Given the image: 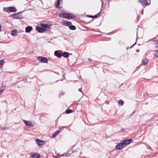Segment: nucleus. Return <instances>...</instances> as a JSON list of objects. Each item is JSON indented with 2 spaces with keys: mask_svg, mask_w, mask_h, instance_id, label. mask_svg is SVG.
<instances>
[{
  "mask_svg": "<svg viewBox=\"0 0 158 158\" xmlns=\"http://www.w3.org/2000/svg\"><path fill=\"white\" fill-rule=\"evenodd\" d=\"M37 60L42 63H47L48 62L47 59L42 56H39L37 57Z\"/></svg>",
  "mask_w": 158,
  "mask_h": 158,
  "instance_id": "obj_1",
  "label": "nucleus"
},
{
  "mask_svg": "<svg viewBox=\"0 0 158 158\" xmlns=\"http://www.w3.org/2000/svg\"><path fill=\"white\" fill-rule=\"evenodd\" d=\"M29 154L31 158H39L40 156L38 153L33 152L30 153Z\"/></svg>",
  "mask_w": 158,
  "mask_h": 158,
  "instance_id": "obj_2",
  "label": "nucleus"
},
{
  "mask_svg": "<svg viewBox=\"0 0 158 158\" xmlns=\"http://www.w3.org/2000/svg\"><path fill=\"white\" fill-rule=\"evenodd\" d=\"M124 147V145L122 142L118 143L116 146L115 148L117 149H121Z\"/></svg>",
  "mask_w": 158,
  "mask_h": 158,
  "instance_id": "obj_3",
  "label": "nucleus"
},
{
  "mask_svg": "<svg viewBox=\"0 0 158 158\" xmlns=\"http://www.w3.org/2000/svg\"><path fill=\"white\" fill-rule=\"evenodd\" d=\"M14 19H22V16L20 13H17L14 14L13 15Z\"/></svg>",
  "mask_w": 158,
  "mask_h": 158,
  "instance_id": "obj_4",
  "label": "nucleus"
},
{
  "mask_svg": "<svg viewBox=\"0 0 158 158\" xmlns=\"http://www.w3.org/2000/svg\"><path fill=\"white\" fill-rule=\"evenodd\" d=\"M132 141V139H131L128 140H124L122 142H123L124 145V147H125L127 145L130 144Z\"/></svg>",
  "mask_w": 158,
  "mask_h": 158,
  "instance_id": "obj_5",
  "label": "nucleus"
},
{
  "mask_svg": "<svg viewBox=\"0 0 158 158\" xmlns=\"http://www.w3.org/2000/svg\"><path fill=\"white\" fill-rule=\"evenodd\" d=\"M139 2H140L142 6L144 7L148 5V2L146 0H139Z\"/></svg>",
  "mask_w": 158,
  "mask_h": 158,
  "instance_id": "obj_6",
  "label": "nucleus"
},
{
  "mask_svg": "<svg viewBox=\"0 0 158 158\" xmlns=\"http://www.w3.org/2000/svg\"><path fill=\"white\" fill-rule=\"evenodd\" d=\"M62 24L63 25H65L66 26L70 25L72 24L71 22L66 20H64L63 22H62Z\"/></svg>",
  "mask_w": 158,
  "mask_h": 158,
  "instance_id": "obj_7",
  "label": "nucleus"
},
{
  "mask_svg": "<svg viewBox=\"0 0 158 158\" xmlns=\"http://www.w3.org/2000/svg\"><path fill=\"white\" fill-rule=\"evenodd\" d=\"M23 122L27 126H28L30 127H33L34 126L32 123L30 121L24 120Z\"/></svg>",
  "mask_w": 158,
  "mask_h": 158,
  "instance_id": "obj_8",
  "label": "nucleus"
},
{
  "mask_svg": "<svg viewBox=\"0 0 158 158\" xmlns=\"http://www.w3.org/2000/svg\"><path fill=\"white\" fill-rule=\"evenodd\" d=\"M41 28L44 30V31H46L47 27H48L50 25H48V24H41Z\"/></svg>",
  "mask_w": 158,
  "mask_h": 158,
  "instance_id": "obj_9",
  "label": "nucleus"
},
{
  "mask_svg": "<svg viewBox=\"0 0 158 158\" xmlns=\"http://www.w3.org/2000/svg\"><path fill=\"white\" fill-rule=\"evenodd\" d=\"M32 27L31 26H27L25 28V32L29 33L31 32L32 30Z\"/></svg>",
  "mask_w": 158,
  "mask_h": 158,
  "instance_id": "obj_10",
  "label": "nucleus"
},
{
  "mask_svg": "<svg viewBox=\"0 0 158 158\" xmlns=\"http://www.w3.org/2000/svg\"><path fill=\"white\" fill-rule=\"evenodd\" d=\"M60 17L62 18H67L68 15H67V13H60L59 14Z\"/></svg>",
  "mask_w": 158,
  "mask_h": 158,
  "instance_id": "obj_11",
  "label": "nucleus"
},
{
  "mask_svg": "<svg viewBox=\"0 0 158 158\" xmlns=\"http://www.w3.org/2000/svg\"><path fill=\"white\" fill-rule=\"evenodd\" d=\"M36 141L38 145L40 146L43 145L44 143V142L43 141L40 140L39 139H37Z\"/></svg>",
  "mask_w": 158,
  "mask_h": 158,
  "instance_id": "obj_12",
  "label": "nucleus"
},
{
  "mask_svg": "<svg viewBox=\"0 0 158 158\" xmlns=\"http://www.w3.org/2000/svg\"><path fill=\"white\" fill-rule=\"evenodd\" d=\"M54 55L59 58H60L62 56V54L61 53H59L57 51L55 52Z\"/></svg>",
  "mask_w": 158,
  "mask_h": 158,
  "instance_id": "obj_13",
  "label": "nucleus"
},
{
  "mask_svg": "<svg viewBox=\"0 0 158 158\" xmlns=\"http://www.w3.org/2000/svg\"><path fill=\"white\" fill-rule=\"evenodd\" d=\"M68 17L67 18L69 19V18H73L75 17V15H73L72 13H67Z\"/></svg>",
  "mask_w": 158,
  "mask_h": 158,
  "instance_id": "obj_14",
  "label": "nucleus"
},
{
  "mask_svg": "<svg viewBox=\"0 0 158 158\" xmlns=\"http://www.w3.org/2000/svg\"><path fill=\"white\" fill-rule=\"evenodd\" d=\"M36 30L39 32L42 33L44 31V30L41 27H37L36 28Z\"/></svg>",
  "mask_w": 158,
  "mask_h": 158,
  "instance_id": "obj_15",
  "label": "nucleus"
},
{
  "mask_svg": "<svg viewBox=\"0 0 158 158\" xmlns=\"http://www.w3.org/2000/svg\"><path fill=\"white\" fill-rule=\"evenodd\" d=\"M62 0H58L57 4H56V7L60 9L62 8V6H60V2H62Z\"/></svg>",
  "mask_w": 158,
  "mask_h": 158,
  "instance_id": "obj_16",
  "label": "nucleus"
},
{
  "mask_svg": "<svg viewBox=\"0 0 158 158\" xmlns=\"http://www.w3.org/2000/svg\"><path fill=\"white\" fill-rule=\"evenodd\" d=\"M16 9L15 7H9V12H16Z\"/></svg>",
  "mask_w": 158,
  "mask_h": 158,
  "instance_id": "obj_17",
  "label": "nucleus"
},
{
  "mask_svg": "<svg viewBox=\"0 0 158 158\" xmlns=\"http://www.w3.org/2000/svg\"><path fill=\"white\" fill-rule=\"evenodd\" d=\"M17 33V30L15 29L11 31V35L13 36H15L16 35Z\"/></svg>",
  "mask_w": 158,
  "mask_h": 158,
  "instance_id": "obj_18",
  "label": "nucleus"
},
{
  "mask_svg": "<svg viewBox=\"0 0 158 158\" xmlns=\"http://www.w3.org/2000/svg\"><path fill=\"white\" fill-rule=\"evenodd\" d=\"M69 53L67 52H64L63 54H62V56H63L64 57L66 58L67 57L69 56Z\"/></svg>",
  "mask_w": 158,
  "mask_h": 158,
  "instance_id": "obj_19",
  "label": "nucleus"
},
{
  "mask_svg": "<svg viewBox=\"0 0 158 158\" xmlns=\"http://www.w3.org/2000/svg\"><path fill=\"white\" fill-rule=\"evenodd\" d=\"M148 59L147 58H144L142 60V62L144 65H146L148 63Z\"/></svg>",
  "mask_w": 158,
  "mask_h": 158,
  "instance_id": "obj_20",
  "label": "nucleus"
},
{
  "mask_svg": "<svg viewBox=\"0 0 158 158\" xmlns=\"http://www.w3.org/2000/svg\"><path fill=\"white\" fill-rule=\"evenodd\" d=\"M124 103V102L122 100H120L118 102V104L119 106H121L123 105Z\"/></svg>",
  "mask_w": 158,
  "mask_h": 158,
  "instance_id": "obj_21",
  "label": "nucleus"
},
{
  "mask_svg": "<svg viewBox=\"0 0 158 158\" xmlns=\"http://www.w3.org/2000/svg\"><path fill=\"white\" fill-rule=\"evenodd\" d=\"M60 132V131L57 130L52 135V137L53 138L55 137L56 135L59 134Z\"/></svg>",
  "mask_w": 158,
  "mask_h": 158,
  "instance_id": "obj_22",
  "label": "nucleus"
},
{
  "mask_svg": "<svg viewBox=\"0 0 158 158\" xmlns=\"http://www.w3.org/2000/svg\"><path fill=\"white\" fill-rule=\"evenodd\" d=\"M69 28L71 30H75L76 29V27L73 25L70 26L69 27Z\"/></svg>",
  "mask_w": 158,
  "mask_h": 158,
  "instance_id": "obj_23",
  "label": "nucleus"
},
{
  "mask_svg": "<svg viewBox=\"0 0 158 158\" xmlns=\"http://www.w3.org/2000/svg\"><path fill=\"white\" fill-rule=\"evenodd\" d=\"M73 112V110H72L68 109L65 111V113L67 114H69Z\"/></svg>",
  "mask_w": 158,
  "mask_h": 158,
  "instance_id": "obj_24",
  "label": "nucleus"
},
{
  "mask_svg": "<svg viewBox=\"0 0 158 158\" xmlns=\"http://www.w3.org/2000/svg\"><path fill=\"white\" fill-rule=\"evenodd\" d=\"M3 10L6 12L9 11V7H4L3 8Z\"/></svg>",
  "mask_w": 158,
  "mask_h": 158,
  "instance_id": "obj_25",
  "label": "nucleus"
},
{
  "mask_svg": "<svg viewBox=\"0 0 158 158\" xmlns=\"http://www.w3.org/2000/svg\"><path fill=\"white\" fill-rule=\"evenodd\" d=\"M4 62V61L2 60H0V68L2 67V66H3Z\"/></svg>",
  "mask_w": 158,
  "mask_h": 158,
  "instance_id": "obj_26",
  "label": "nucleus"
},
{
  "mask_svg": "<svg viewBox=\"0 0 158 158\" xmlns=\"http://www.w3.org/2000/svg\"><path fill=\"white\" fill-rule=\"evenodd\" d=\"M154 56L158 58V51H156L154 54Z\"/></svg>",
  "mask_w": 158,
  "mask_h": 158,
  "instance_id": "obj_27",
  "label": "nucleus"
},
{
  "mask_svg": "<svg viewBox=\"0 0 158 158\" xmlns=\"http://www.w3.org/2000/svg\"><path fill=\"white\" fill-rule=\"evenodd\" d=\"M155 46L156 48L157 49H158V41L157 43H156L155 44Z\"/></svg>",
  "mask_w": 158,
  "mask_h": 158,
  "instance_id": "obj_28",
  "label": "nucleus"
},
{
  "mask_svg": "<svg viewBox=\"0 0 158 158\" xmlns=\"http://www.w3.org/2000/svg\"><path fill=\"white\" fill-rule=\"evenodd\" d=\"M65 127H61L60 128H59V131H60L62 130L63 128H65Z\"/></svg>",
  "mask_w": 158,
  "mask_h": 158,
  "instance_id": "obj_29",
  "label": "nucleus"
},
{
  "mask_svg": "<svg viewBox=\"0 0 158 158\" xmlns=\"http://www.w3.org/2000/svg\"><path fill=\"white\" fill-rule=\"evenodd\" d=\"M136 43V42L135 43L131 46L130 48V49L132 48Z\"/></svg>",
  "mask_w": 158,
  "mask_h": 158,
  "instance_id": "obj_30",
  "label": "nucleus"
},
{
  "mask_svg": "<svg viewBox=\"0 0 158 158\" xmlns=\"http://www.w3.org/2000/svg\"><path fill=\"white\" fill-rule=\"evenodd\" d=\"M4 91V90L2 89H1L0 91V94L2 93Z\"/></svg>",
  "mask_w": 158,
  "mask_h": 158,
  "instance_id": "obj_31",
  "label": "nucleus"
},
{
  "mask_svg": "<svg viewBox=\"0 0 158 158\" xmlns=\"http://www.w3.org/2000/svg\"><path fill=\"white\" fill-rule=\"evenodd\" d=\"M88 16L89 17H90V18H93V16H91V15H88Z\"/></svg>",
  "mask_w": 158,
  "mask_h": 158,
  "instance_id": "obj_32",
  "label": "nucleus"
},
{
  "mask_svg": "<svg viewBox=\"0 0 158 158\" xmlns=\"http://www.w3.org/2000/svg\"><path fill=\"white\" fill-rule=\"evenodd\" d=\"M81 89H82V88L79 89H78L79 91L80 92H81Z\"/></svg>",
  "mask_w": 158,
  "mask_h": 158,
  "instance_id": "obj_33",
  "label": "nucleus"
},
{
  "mask_svg": "<svg viewBox=\"0 0 158 158\" xmlns=\"http://www.w3.org/2000/svg\"><path fill=\"white\" fill-rule=\"evenodd\" d=\"M100 14V12H99V13H98L96 15L98 17V16Z\"/></svg>",
  "mask_w": 158,
  "mask_h": 158,
  "instance_id": "obj_34",
  "label": "nucleus"
},
{
  "mask_svg": "<svg viewBox=\"0 0 158 158\" xmlns=\"http://www.w3.org/2000/svg\"><path fill=\"white\" fill-rule=\"evenodd\" d=\"M97 17V16L96 15L93 16V18H96Z\"/></svg>",
  "mask_w": 158,
  "mask_h": 158,
  "instance_id": "obj_35",
  "label": "nucleus"
},
{
  "mask_svg": "<svg viewBox=\"0 0 158 158\" xmlns=\"http://www.w3.org/2000/svg\"><path fill=\"white\" fill-rule=\"evenodd\" d=\"M88 60L89 61H91L92 60L91 59H90V58H89L88 59Z\"/></svg>",
  "mask_w": 158,
  "mask_h": 158,
  "instance_id": "obj_36",
  "label": "nucleus"
},
{
  "mask_svg": "<svg viewBox=\"0 0 158 158\" xmlns=\"http://www.w3.org/2000/svg\"><path fill=\"white\" fill-rule=\"evenodd\" d=\"M1 24H0V31L1 30Z\"/></svg>",
  "mask_w": 158,
  "mask_h": 158,
  "instance_id": "obj_37",
  "label": "nucleus"
},
{
  "mask_svg": "<svg viewBox=\"0 0 158 158\" xmlns=\"http://www.w3.org/2000/svg\"><path fill=\"white\" fill-rule=\"evenodd\" d=\"M54 157H55V158H56V157H56V156H54Z\"/></svg>",
  "mask_w": 158,
  "mask_h": 158,
  "instance_id": "obj_38",
  "label": "nucleus"
},
{
  "mask_svg": "<svg viewBox=\"0 0 158 158\" xmlns=\"http://www.w3.org/2000/svg\"><path fill=\"white\" fill-rule=\"evenodd\" d=\"M128 48H128H128H127V49H128Z\"/></svg>",
  "mask_w": 158,
  "mask_h": 158,
  "instance_id": "obj_39",
  "label": "nucleus"
},
{
  "mask_svg": "<svg viewBox=\"0 0 158 158\" xmlns=\"http://www.w3.org/2000/svg\"><path fill=\"white\" fill-rule=\"evenodd\" d=\"M134 112H135V111H134V112H133V113H134Z\"/></svg>",
  "mask_w": 158,
  "mask_h": 158,
  "instance_id": "obj_40",
  "label": "nucleus"
}]
</instances>
